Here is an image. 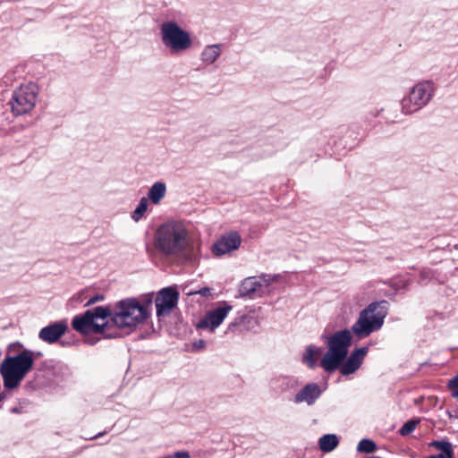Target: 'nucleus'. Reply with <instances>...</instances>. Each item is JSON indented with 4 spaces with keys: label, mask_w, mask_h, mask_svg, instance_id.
Instances as JSON below:
<instances>
[{
    "label": "nucleus",
    "mask_w": 458,
    "mask_h": 458,
    "mask_svg": "<svg viewBox=\"0 0 458 458\" xmlns=\"http://www.w3.org/2000/svg\"><path fill=\"white\" fill-rule=\"evenodd\" d=\"M34 364V352L24 350L15 356L6 357L0 365L4 386L14 389L19 386Z\"/></svg>",
    "instance_id": "nucleus-3"
},
{
    "label": "nucleus",
    "mask_w": 458,
    "mask_h": 458,
    "mask_svg": "<svg viewBox=\"0 0 458 458\" xmlns=\"http://www.w3.org/2000/svg\"><path fill=\"white\" fill-rule=\"evenodd\" d=\"M367 353V348H358L354 350L349 358L340 365L341 374L346 376L355 372L361 365Z\"/></svg>",
    "instance_id": "nucleus-13"
},
{
    "label": "nucleus",
    "mask_w": 458,
    "mask_h": 458,
    "mask_svg": "<svg viewBox=\"0 0 458 458\" xmlns=\"http://www.w3.org/2000/svg\"><path fill=\"white\" fill-rule=\"evenodd\" d=\"M103 433H99L98 435L95 436L93 438H98L99 436H102Z\"/></svg>",
    "instance_id": "nucleus-32"
},
{
    "label": "nucleus",
    "mask_w": 458,
    "mask_h": 458,
    "mask_svg": "<svg viewBox=\"0 0 458 458\" xmlns=\"http://www.w3.org/2000/svg\"><path fill=\"white\" fill-rule=\"evenodd\" d=\"M166 186L162 182H156L149 189L148 198L153 204H158L165 197Z\"/></svg>",
    "instance_id": "nucleus-17"
},
{
    "label": "nucleus",
    "mask_w": 458,
    "mask_h": 458,
    "mask_svg": "<svg viewBox=\"0 0 458 458\" xmlns=\"http://www.w3.org/2000/svg\"><path fill=\"white\" fill-rule=\"evenodd\" d=\"M339 440L335 434H327L318 440V445L322 452L329 453L338 445Z\"/></svg>",
    "instance_id": "nucleus-19"
},
{
    "label": "nucleus",
    "mask_w": 458,
    "mask_h": 458,
    "mask_svg": "<svg viewBox=\"0 0 458 458\" xmlns=\"http://www.w3.org/2000/svg\"><path fill=\"white\" fill-rule=\"evenodd\" d=\"M103 299H104L103 295H100V294L95 295L88 301V302L86 303V306L94 304L97 301H102Z\"/></svg>",
    "instance_id": "nucleus-26"
},
{
    "label": "nucleus",
    "mask_w": 458,
    "mask_h": 458,
    "mask_svg": "<svg viewBox=\"0 0 458 458\" xmlns=\"http://www.w3.org/2000/svg\"><path fill=\"white\" fill-rule=\"evenodd\" d=\"M322 348L315 345H309L302 356V360L310 368H315L317 365V359L321 355Z\"/></svg>",
    "instance_id": "nucleus-18"
},
{
    "label": "nucleus",
    "mask_w": 458,
    "mask_h": 458,
    "mask_svg": "<svg viewBox=\"0 0 458 458\" xmlns=\"http://www.w3.org/2000/svg\"><path fill=\"white\" fill-rule=\"evenodd\" d=\"M179 298L178 292L173 287L162 289L156 298L157 316H165L176 306Z\"/></svg>",
    "instance_id": "nucleus-9"
},
{
    "label": "nucleus",
    "mask_w": 458,
    "mask_h": 458,
    "mask_svg": "<svg viewBox=\"0 0 458 458\" xmlns=\"http://www.w3.org/2000/svg\"><path fill=\"white\" fill-rule=\"evenodd\" d=\"M436 91L434 82L423 81L414 85L408 96L402 99V111L405 114H413L427 106Z\"/></svg>",
    "instance_id": "nucleus-6"
},
{
    "label": "nucleus",
    "mask_w": 458,
    "mask_h": 458,
    "mask_svg": "<svg viewBox=\"0 0 458 458\" xmlns=\"http://www.w3.org/2000/svg\"><path fill=\"white\" fill-rule=\"evenodd\" d=\"M419 421L418 420H408L403 424V426L400 429V434L402 436H407L411 433L417 427Z\"/></svg>",
    "instance_id": "nucleus-23"
},
{
    "label": "nucleus",
    "mask_w": 458,
    "mask_h": 458,
    "mask_svg": "<svg viewBox=\"0 0 458 458\" xmlns=\"http://www.w3.org/2000/svg\"><path fill=\"white\" fill-rule=\"evenodd\" d=\"M148 199L143 197L140 200V203L138 204L135 210L133 211V213L131 215V218L136 222L140 220L143 217L144 214L146 213V211L148 209Z\"/></svg>",
    "instance_id": "nucleus-21"
},
{
    "label": "nucleus",
    "mask_w": 458,
    "mask_h": 458,
    "mask_svg": "<svg viewBox=\"0 0 458 458\" xmlns=\"http://www.w3.org/2000/svg\"><path fill=\"white\" fill-rule=\"evenodd\" d=\"M454 455L443 456V458H453Z\"/></svg>",
    "instance_id": "nucleus-33"
},
{
    "label": "nucleus",
    "mask_w": 458,
    "mask_h": 458,
    "mask_svg": "<svg viewBox=\"0 0 458 458\" xmlns=\"http://www.w3.org/2000/svg\"><path fill=\"white\" fill-rule=\"evenodd\" d=\"M148 310L136 299H125L118 301L114 310L98 306L86 310L73 318L72 326L81 334L91 333L102 335L104 338H116L120 334L111 331L117 328H133L143 323L148 317Z\"/></svg>",
    "instance_id": "nucleus-1"
},
{
    "label": "nucleus",
    "mask_w": 458,
    "mask_h": 458,
    "mask_svg": "<svg viewBox=\"0 0 458 458\" xmlns=\"http://www.w3.org/2000/svg\"><path fill=\"white\" fill-rule=\"evenodd\" d=\"M447 388L451 393V396L458 399V374L448 381Z\"/></svg>",
    "instance_id": "nucleus-24"
},
{
    "label": "nucleus",
    "mask_w": 458,
    "mask_h": 458,
    "mask_svg": "<svg viewBox=\"0 0 458 458\" xmlns=\"http://www.w3.org/2000/svg\"><path fill=\"white\" fill-rule=\"evenodd\" d=\"M162 43L173 54L186 51L192 46L188 31L182 30L175 21H166L160 27Z\"/></svg>",
    "instance_id": "nucleus-7"
},
{
    "label": "nucleus",
    "mask_w": 458,
    "mask_h": 458,
    "mask_svg": "<svg viewBox=\"0 0 458 458\" xmlns=\"http://www.w3.org/2000/svg\"><path fill=\"white\" fill-rule=\"evenodd\" d=\"M204 344V342L202 340L199 341V346H202Z\"/></svg>",
    "instance_id": "nucleus-30"
},
{
    "label": "nucleus",
    "mask_w": 458,
    "mask_h": 458,
    "mask_svg": "<svg viewBox=\"0 0 458 458\" xmlns=\"http://www.w3.org/2000/svg\"><path fill=\"white\" fill-rule=\"evenodd\" d=\"M352 343V331L344 329L327 340L328 350L321 360V367L327 372L335 371L345 360Z\"/></svg>",
    "instance_id": "nucleus-5"
},
{
    "label": "nucleus",
    "mask_w": 458,
    "mask_h": 458,
    "mask_svg": "<svg viewBox=\"0 0 458 458\" xmlns=\"http://www.w3.org/2000/svg\"><path fill=\"white\" fill-rule=\"evenodd\" d=\"M38 93L36 84H21L13 91L10 100L12 112L15 115H22L30 113L36 105Z\"/></svg>",
    "instance_id": "nucleus-8"
},
{
    "label": "nucleus",
    "mask_w": 458,
    "mask_h": 458,
    "mask_svg": "<svg viewBox=\"0 0 458 458\" xmlns=\"http://www.w3.org/2000/svg\"><path fill=\"white\" fill-rule=\"evenodd\" d=\"M233 310V307L226 302L208 311L206 316L199 322V328L209 329L213 332L225 320L228 313Z\"/></svg>",
    "instance_id": "nucleus-10"
},
{
    "label": "nucleus",
    "mask_w": 458,
    "mask_h": 458,
    "mask_svg": "<svg viewBox=\"0 0 458 458\" xmlns=\"http://www.w3.org/2000/svg\"><path fill=\"white\" fill-rule=\"evenodd\" d=\"M387 302H372L359 314L357 321L352 327V332L360 339L368 337L379 330L387 315Z\"/></svg>",
    "instance_id": "nucleus-4"
},
{
    "label": "nucleus",
    "mask_w": 458,
    "mask_h": 458,
    "mask_svg": "<svg viewBox=\"0 0 458 458\" xmlns=\"http://www.w3.org/2000/svg\"><path fill=\"white\" fill-rule=\"evenodd\" d=\"M280 380H282V381H283V385H284V384H285V385H288V383H289V379H288L287 377H279V378H275V379H272V380L270 381V386H271V387H272L273 389H275V390H277V391H279V390H280V391H284V390H286V389H287V386L278 387V386H276V383H277L278 381H280Z\"/></svg>",
    "instance_id": "nucleus-25"
},
{
    "label": "nucleus",
    "mask_w": 458,
    "mask_h": 458,
    "mask_svg": "<svg viewBox=\"0 0 458 458\" xmlns=\"http://www.w3.org/2000/svg\"><path fill=\"white\" fill-rule=\"evenodd\" d=\"M197 293H199L202 296H207L208 294V293H209V289L208 288H202V289H200Z\"/></svg>",
    "instance_id": "nucleus-27"
},
{
    "label": "nucleus",
    "mask_w": 458,
    "mask_h": 458,
    "mask_svg": "<svg viewBox=\"0 0 458 458\" xmlns=\"http://www.w3.org/2000/svg\"><path fill=\"white\" fill-rule=\"evenodd\" d=\"M376 448V444L372 440L367 438L360 440L357 446L358 452L366 454L373 453Z\"/></svg>",
    "instance_id": "nucleus-22"
},
{
    "label": "nucleus",
    "mask_w": 458,
    "mask_h": 458,
    "mask_svg": "<svg viewBox=\"0 0 458 458\" xmlns=\"http://www.w3.org/2000/svg\"><path fill=\"white\" fill-rule=\"evenodd\" d=\"M204 344V342L202 340L199 341V346H202Z\"/></svg>",
    "instance_id": "nucleus-31"
},
{
    "label": "nucleus",
    "mask_w": 458,
    "mask_h": 458,
    "mask_svg": "<svg viewBox=\"0 0 458 458\" xmlns=\"http://www.w3.org/2000/svg\"><path fill=\"white\" fill-rule=\"evenodd\" d=\"M191 242L188 226L177 220L160 225L153 235V250L157 256L165 259L183 257Z\"/></svg>",
    "instance_id": "nucleus-2"
},
{
    "label": "nucleus",
    "mask_w": 458,
    "mask_h": 458,
    "mask_svg": "<svg viewBox=\"0 0 458 458\" xmlns=\"http://www.w3.org/2000/svg\"><path fill=\"white\" fill-rule=\"evenodd\" d=\"M427 458H443V455H440V454H433V455H429V456H428Z\"/></svg>",
    "instance_id": "nucleus-28"
},
{
    "label": "nucleus",
    "mask_w": 458,
    "mask_h": 458,
    "mask_svg": "<svg viewBox=\"0 0 458 458\" xmlns=\"http://www.w3.org/2000/svg\"><path fill=\"white\" fill-rule=\"evenodd\" d=\"M221 55V45L214 44L204 47L201 52V60L207 64H214Z\"/></svg>",
    "instance_id": "nucleus-16"
},
{
    "label": "nucleus",
    "mask_w": 458,
    "mask_h": 458,
    "mask_svg": "<svg viewBox=\"0 0 458 458\" xmlns=\"http://www.w3.org/2000/svg\"><path fill=\"white\" fill-rule=\"evenodd\" d=\"M321 391L316 383L306 385L296 395L294 402L296 403H306L308 405H312L315 401L320 396Z\"/></svg>",
    "instance_id": "nucleus-15"
},
{
    "label": "nucleus",
    "mask_w": 458,
    "mask_h": 458,
    "mask_svg": "<svg viewBox=\"0 0 458 458\" xmlns=\"http://www.w3.org/2000/svg\"><path fill=\"white\" fill-rule=\"evenodd\" d=\"M66 329L67 326L64 322L53 323L43 327L38 333V337L44 342L53 344L65 333Z\"/></svg>",
    "instance_id": "nucleus-14"
},
{
    "label": "nucleus",
    "mask_w": 458,
    "mask_h": 458,
    "mask_svg": "<svg viewBox=\"0 0 458 458\" xmlns=\"http://www.w3.org/2000/svg\"><path fill=\"white\" fill-rule=\"evenodd\" d=\"M12 412H19L18 409L17 408H13L12 409Z\"/></svg>",
    "instance_id": "nucleus-29"
},
{
    "label": "nucleus",
    "mask_w": 458,
    "mask_h": 458,
    "mask_svg": "<svg viewBox=\"0 0 458 458\" xmlns=\"http://www.w3.org/2000/svg\"><path fill=\"white\" fill-rule=\"evenodd\" d=\"M265 286H267L266 280L263 278L250 276L242 282L239 287V294L241 296H247L250 298L261 296L264 293Z\"/></svg>",
    "instance_id": "nucleus-12"
},
{
    "label": "nucleus",
    "mask_w": 458,
    "mask_h": 458,
    "mask_svg": "<svg viewBox=\"0 0 458 458\" xmlns=\"http://www.w3.org/2000/svg\"><path fill=\"white\" fill-rule=\"evenodd\" d=\"M430 446L441 451L440 455L448 456L454 455L453 445L450 442L445 440H437L430 443Z\"/></svg>",
    "instance_id": "nucleus-20"
},
{
    "label": "nucleus",
    "mask_w": 458,
    "mask_h": 458,
    "mask_svg": "<svg viewBox=\"0 0 458 458\" xmlns=\"http://www.w3.org/2000/svg\"><path fill=\"white\" fill-rule=\"evenodd\" d=\"M242 242L240 234L236 232H231L222 236L214 245V253L217 256L229 253L237 250Z\"/></svg>",
    "instance_id": "nucleus-11"
}]
</instances>
